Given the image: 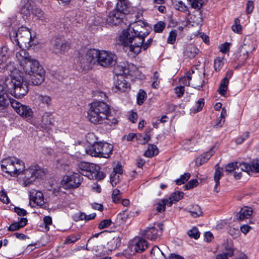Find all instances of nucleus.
<instances>
[{
    "label": "nucleus",
    "mask_w": 259,
    "mask_h": 259,
    "mask_svg": "<svg viewBox=\"0 0 259 259\" xmlns=\"http://www.w3.org/2000/svg\"><path fill=\"white\" fill-rule=\"evenodd\" d=\"M225 59L223 57H217L214 60V68L216 71H220L224 65Z\"/></svg>",
    "instance_id": "nucleus-44"
},
{
    "label": "nucleus",
    "mask_w": 259,
    "mask_h": 259,
    "mask_svg": "<svg viewBox=\"0 0 259 259\" xmlns=\"http://www.w3.org/2000/svg\"><path fill=\"white\" fill-rule=\"evenodd\" d=\"M12 107L22 117H29L32 116L33 114V111L30 107L22 105L16 100H12Z\"/></svg>",
    "instance_id": "nucleus-14"
},
{
    "label": "nucleus",
    "mask_w": 259,
    "mask_h": 259,
    "mask_svg": "<svg viewBox=\"0 0 259 259\" xmlns=\"http://www.w3.org/2000/svg\"><path fill=\"white\" fill-rule=\"evenodd\" d=\"M252 214V208L248 206H244L237 213L236 218L238 220L242 221L248 219Z\"/></svg>",
    "instance_id": "nucleus-22"
},
{
    "label": "nucleus",
    "mask_w": 259,
    "mask_h": 259,
    "mask_svg": "<svg viewBox=\"0 0 259 259\" xmlns=\"http://www.w3.org/2000/svg\"><path fill=\"white\" fill-rule=\"evenodd\" d=\"M12 41H15L20 48L29 47L31 46V35L29 30L24 27L19 28L17 30H13L10 33Z\"/></svg>",
    "instance_id": "nucleus-4"
},
{
    "label": "nucleus",
    "mask_w": 259,
    "mask_h": 259,
    "mask_svg": "<svg viewBox=\"0 0 259 259\" xmlns=\"http://www.w3.org/2000/svg\"><path fill=\"white\" fill-rule=\"evenodd\" d=\"M254 9V4L253 2L251 1H249L247 2L246 5V11L247 14H251Z\"/></svg>",
    "instance_id": "nucleus-64"
},
{
    "label": "nucleus",
    "mask_w": 259,
    "mask_h": 259,
    "mask_svg": "<svg viewBox=\"0 0 259 259\" xmlns=\"http://www.w3.org/2000/svg\"><path fill=\"white\" fill-rule=\"evenodd\" d=\"M249 44L244 43L240 49V51L236 55V58L239 63L243 64L248 57L249 53H251L255 50L254 46L252 44L250 46Z\"/></svg>",
    "instance_id": "nucleus-13"
},
{
    "label": "nucleus",
    "mask_w": 259,
    "mask_h": 259,
    "mask_svg": "<svg viewBox=\"0 0 259 259\" xmlns=\"http://www.w3.org/2000/svg\"><path fill=\"white\" fill-rule=\"evenodd\" d=\"M122 173V167L121 165H118L116 167H115L113 169V171L110 175V181L112 185L113 186L114 185H116L117 182L116 181V175H121ZM117 179L119 178V175L117 176Z\"/></svg>",
    "instance_id": "nucleus-27"
},
{
    "label": "nucleus",
    "mask_w": 259,
    "mask_h": 259,
    "mask_svg": "<svg viewBox=\"0 0 259 259\" xmlns=\"http://www.w3.org/2000/svg\"><path fill=\"white\" fill-rule=\"evenodd\" d=\"M158 153V150L156 145L149 144L147 149L144 153V155L147 157H151Z\"/></svg>",
    "instance_id": "nucleus-35"
},
{
    "label": "nucleus",
    "mask_w": 259,
    "mask_h": 259,
    "mask_svg": "<svg viewBox=\"0 0 259 259\" xmlns=\"http://www.w3.org/2000/svg\"><path fill=\"white\" fill-rule=\"evenodd\" d=\"M34 9L31 3L27 1L22 6L21 12L26 15H30L32 13V10Z\"/></svg>",
    "instance_id": "nucleus-42"
},
{
    "label": "nucleus",
    "mask_w": 259,
    "mask_h": 259,
    "mask_svg": "<svg viewBox=\"0 0 259 259\" xmlns=\"http://www.w3.org/2000/svg\"><path fill=\"white\" fill-rule=\"evenodd\" d=\"M111 224V220L110 219L104 220L102 221L99 224V228L103 229L107 228Z\"/></svg>",
    "instance_id": "nucleus-58"
},
{
    "label": "nucleus",
    "mask_w": 259,
    "mask_h": 259,
    "mask_svg": "<svg viewBox=\"0 0 259 259\" xmlns=\"http://www.w3.org/2000/svg\"><path fill=\"white\" fill-rule=\"evenodd\" d=\"M121 198V193L120 191L117 189H115L113 190L112 198L113 202L115 203H118L120 202V199Z\"/></svg>",
    "instance_id": "nucleus-49"
},
{
    "label": "nucleus",
    "mask_w": 259,
    "mask_h": 259,
    "mask_svg": "<svg viewBox=\"0 0 259 259\" xmlns=\"http://www.w3.org/2000/svg\"><path fill=\"white\" fill-rule=\"evenodd\" d=\"M147 98V94L143 90H140L137 95V103L138 105H142Z\"/></svg>",
    "instance_id": "nucleus-47"
},
{
    "label": "nucleus",
    "mask_w": 259,
    "mask_h": 259,
    "mask_svg": "<svg viewBox=\"0 0 259 259\" xmlns=\"http://www.w3.org/2000/svg\"><path fill=\"white\" fill-rule=\"evenodd\" d=\"M165 27V23L163 21H160L154 24L153 26V30L156 33H161L163 31Z\"/></svg>",
    "instance_id": "nucleus-48"
},
{
    "label": "nucleus",
    "mask_w": 259,
    "mask_h": 259,
    "mask_svg": "<svg viewBox=\"0 0 259 259\" xmlns=\"http://www.w3.org/2000/svg\"><path fill=\"white\" fill-rule=\"evenodd\" d=\"M113 150L111 144L102 142H95L85 149V152L92 156L107 158Z\"/></svg>",
    "instance_id": "nucleus-5"
},
{
    "label": "nucleus",
    "mask_w": 259,
    "mask_h": 259,
    "mask_svg": "<svg viewBox=\"0 0 259 259\" xmlns=\"http://www.w3.org/2000/svg\"><path fill=\"white\" fill-rule=\"evenodd\" d=\"M188 3L192 8L200 10L203 4L202 0H188Z\"/></svg>",
    "instance_id": "nucleus-46"
},
{
    "label": "nucleus",
    "mask_w": 259,
    "mask_h": 259,
    "mask_svg": "<svg viewBox=\"0 0 259 259\" xmlns=\"http://www.w3.org/2000/svg\"><path fill=\"white\" fill-rule=\"evenodd\" d=\"M204 105V100L203 99L201 98L199 100L197 101V102L196 103V109H194V111L195 112H199L201 111L203 106Z\"/></svg>",
    "instance_id": "nucleus-60"
},
{
    "label": "nucleus",
    "mask_w": 259,
    "mask_h": 259,
    "mask_svg": "<svg viewBox=\"0 0 259 259\" xmlns=\"http://www.w3.org/2000/svg\"><path fill=\"white\" fill-rule=\"evenodd\" d=\"M33 16V18L35 17L36 20H40L42 22H47V18L43 12V11L39 8H34V9L32 10V13L31 14Z\"/></svg>",
    "instance_id": "nucleus-30"
},
{
    "label": "nucleus",
    "mask_w": 259,
    "mask_h": 259,
    "mask_svg": "<svg viewBox=\"0 0 259 259\" xmlns=\"http://www.w3.org/2000/svg\"><path fill=\"white\" fill-rule=\"evenodd\" d=\"M22 173L24 175L23 178V185L24 186L29 185L36 178L45 175L44 170L38 165L31 166L29 168L25 169Z\"/></svg>",
    "instance_id": "nucleus-6"
},
{
    "label": "nucleus",
    "mask_w": 259,
    "mask_h": 259,
    "mask_svg": "<svg viewBox=\"0 0 259 259\" xmlns=\"http://www.w3.org/2000/svg\"><path fill=\"white\" fill-rule=\"evenodd\" d=\"M130 89V84L128 82H117L113 90L115 92H125Z\"/></svg>",
    "instance_id": "nucleus-34"
},
{
    "label": "nucleus",
    "mask_w": 259,
    "mask_h": 259,
    "mask_svg": "<svg viewBox=\"0 0 259 259\" xmlns=\"http://www.w3.org/2000/svg\"><path fill=\"white\" fill-rule=\"evenodd\" d=\"M150 254L153 259H164L165 258L163 252L157 246H154L152 248Z\"/></svg>",
    "instance_id": "nucleus-32"
},
{
    "label": "nucleus",
    "mask_w": 259,
    "mask_h": 259,
    "mask_svg": "<svg viewBox=\"0 0 259 259\" xmlns=\"http://www.w3.org/2000/svg\"><path fill=\"white\" fill-rule=\"evenodd\" d=\"M108 248L110 250L116 249L120 245V239L119 237H114L108 242Z\"/></svg>",
    "instance_id": "nucleus-39"
},
{
    "label": "nucleus",
    "mask_w": 259,
    "mask_h": 259,
    "mask_svg": "<svg viewBox=\"0 0 259 259\" xmlns=\"http://www.w3.org/2000/svg\"><path fill=\"white\" fill-rule=\"evenodd\" d=\"M128 64L126 62H120L114 68L113 72L117 76V81H125L130 71Z\"/></svg>",
    "instance_id": "nucleus-12"
},
{
    "label": "nucleus",
    "mask_w": 259,
    "mask_h": 259,
    "mask_svg": "<svg viewBox=\"0 0 259 259\" xmlns=\"http://www.w3.org/2000/svg\"><path fill=\"white\" fill-rule=\"evenodd\" d=\"M184 196V193L182 192L177 191L172 193L169 197L168 206H171L174 202H178L181 200Z\"/></svg>",
    "instance_id": "nucleus-33"
},
{
    "label": "nucleus",
    "mask_w": 259,
    "mask_h": 259,
    "mask_svg": "<svg viewBox=\"0 0 259 259\" xmlns=\"http://www.w3.org/2000/svg\"><path fill=\"white\" fill-rule=\"evenodd\" d=\"M223 176V171L222 169L219 167H218L215 169L214 175V180L215 183V186L214 187V190L218 192L219 191L217 190V186L220 185V180L221 178Z\"/></svg>",
    "instance_id": "nucleus-43"
},
{
    "label": "nucleus",
    "mask_w": 259,
    "mask_h": 259,
    "mask_svg": "<svg viewBox=\"0 0 259 259\" xmlns=\"http://www.w3.org/2000/svg\"><path fill=\"white\" fill-rule=\"evenodd\" d=\"M115 9L116 11L121 12L123 16L130 12V7L125 0H119Z\"/></svg>",
    "instance_id": "nucleus-23"
},
{
    "label": "nucleus",
    "mask_w": 259,
    "mask_h": 259,
    "mask_svg": "<svg viewBox=\"0 0 259 259\" xmlns=\"http://www.w3.org/2000/svg\"><path fill=\"white\" fill-rule=\"evenodd\" d=\"M146 36L143 37V40H142V42L141 45H140L139 47L140 48V52L141 50L143 49L144 50H146L152 44L153 41V39L152 38H150L148 39L145 42H144L145 38Z\"/></svg>",
    "instance_id": "nucleus-56"
},
{
    "label": "nucleus",
    "mask_w": 259,
    "mask_h": 259,
    "mask_svg": "<svg viewBox=\"0 0 259 259\" xmlns=\"http://www.w3.org/2000/svg\"><path fill=\"white\" fill-rule=\"evenodd\" d=\"M16 157H10L3 159L1 161V166L3 171L13 176L15 171L14 163L16 162Z\"/></svg>",
    "instance_id": "nucleus-18"
},
{
    "label": "nucleus",
    "mask_w": 259,
    "mask_h": 259,
    "mask_svg": "<svg viewBox=\"0 0 259 259\" xmlns=\"http://www.w3.org/2000/svg\"><path fill=\"white\" fill-rule=\"evenodd\" d=\"M189 212L191 215L194 218L198 217L202 213L200 207L197 205H194L193 206V210H190Z\"/></svg>",
    "instance_id": "nucleus-50"
},
{
    "label": "nucleus",
    "mask_w": 259,
    "mask_h": 259,
    "mask_svg": "<svg viewBox=\"0 0 259 259\" xmlns=\"http://www.w3.org/2000/svg\"><path fill=\"white\" fill-rule=\"evenodd\" d=\"M243 162H235L228 164L226 166V171L229 173H231L236 170H242V166Z\"/></svg>",
    "instance_id": "nucleus-31"
},
{
    "label": "nucleus",
    "mask_w": 259,
    "mask_h": 259,
    "mask_svg": "<svg viewBox=\"0 0 259 259\" xmlns=\"http://www.w3.org/2000/svg\"><path fill=\"white\" fill-rule=\"evenodd\" d=\"M23 74V73L19 70L14 69L11 72L10 77L11 81H25Z\"/></svg>",
    "instance_id": "nucleus-36"
},
{
    "label": "nucleus",
    "mask_w": 259,
    "mask_h": 259,
    "mask_svg": "<svg viewBox=\"0 0 259 259\" xmlns=\"http://www.w3.org/2000/svg\"><path fill=\"white\" fill-rule=\"evenodd\" d=\"M199 51V50L195 46L190 45L186 48L185 55L190 59L193 58L198 54Z\"/></svg>",
    "instance_id": "nucleus-29"
},
{
    "label": "nucleus",
    "mask_w": 259,
    "mask_h": 259,
    "mask_svg": "<svg viewBox=\"0 0 259 259\" xmlns=\"http://www.w3.org/2000/svg\"><path fill=\"white\" fill-rule=\"evenodd\" d=\"M123 17V14L121 12H117L114 9L109 13L106 21L107 23L110 25H116L120 23Z\"/></svg>",
    "instance_id": "nucleus-20"
},
{
    "label": "nucleus",
    "mask_w": 259,
    "mask_h": 259,
    "mask_svg": "<svg viewBox=\"0 0 259 259\" xmlns=\"http://www.w3.org/2000/svg\"><path fill=\"white\" fill-rule=\"evenodd\" d=\"M82 180L79 174L74 172L70 176H65L62 180V185L66 189H74L80 186Z\"/></svg>",
    "instance_id": "nucleus-8"
},
{
    "label": "nucleus",
    "mask_w": 259,
    "mask_h": 259,
    "mask_svg": "<svg viewBox=\"0 0 259 259\" xmlns=\"http://www.w3.org/2000/svg\"><path fill=\"white\" fill-rule=\"evenodd\" d=\"M175 93L178 98H180L184 95L185 92V87L180 85L175 88Z\"/></svg>",
    "instance_id": "nucleus-59"
},
{
    "label": "nucleus",
    "mask_w": 259,
    "mask_h": 259,
    "mask_svg": "<svg viewBox=\"0 0 259 259\" xmlns=\"http://www.w3.org/2000/svg\"><path fill=\"white\" fill-rule=\"evenodd\" d=\"M97 137L93 133H89L86 136V140L89 143L94 144L96 142Z\"/></svg>",
    "instance_id": "nucleus-61"
},
{
    "label": "nucleus",
    "mask_w": 259,
    "mask_h": 259,
    "mask_svg": "<svg viewBox=\"0 0 259 259\" xmlns=\"http://www.w3.org/2000/svg\"><path fill=\"white\" fill-rule=\"evenodd\" d=\"M228 83L229 82H222V83L220 84L218 90V92L221 95L225 96L228 86Z\"/></svg>",
    "instance_id": "nucleus-51"
},
{
    "label": "nucleus",
    "mask_w": 259,
    "mask_h": 259,
    "mask_svg": "<svg viewBox=\"0 0 259 259\" xmlns=\"http://www.w3.org/2000/svg\"><path fill=\"white\" fill-rule=\"evenodd\" d=\"M16 58L26 74L32 76L31 79L45 80V71L38 62L31 57L24 49L16 52Z\"/></svg>",
    "instance_id": "nucleus-3"
},
{
    "label": "nucleus",
    "mask_w": 259,
    "mask_h": 259,
    "mask_svg": "<svg viewBox=\"0 0 259 259\" xmlns=\"http://www.w3.org/2000/svg\"><path fill=\"white\" fill-rule=\"evenodd\" d=\"M172 5L175 9L181 12H186L188 11L187 6L182 1L177 2L176 0H172Z\"/></svg>",
    "instance_id": "nucleus-37"
},
{
    "label": "nucleus",
    "mask_w": 259,
    "mask_h": 259,
    "mask_svg": "<svg viewBox=\"0 0 259 259\" xmlns=\"http://www.w3.org/2000/svg\"><path fill=\"white\" fill-rule=\"evenodd\" d=\"M116 61V57L114 55L105 51H100L98 56V65L104 67H109L114 65Z\"/></svg>",
    "instance_id": "nucleus-10"
},
{
    "label": "nucleus",
    "mask_w": 259,
    "mask_h": 259,
    "mask_svg": "<svg viewBox=\"0 0 259 259\" xmlns=\"http://www.w3.org/2000/svg\"><path fill=\"white\" fill-rule=\"evenodd\" d=\"M27 223V219L26 218H21L19 221L12 224L8 228L9 231H15L24 227Z\"/></svg>",
    "instance_id": "nucleus-24"
},
{
    "label": "nucleus",
    "mask_w": 259,
    "mask_h": 259,
    "mask_svg": "<svg viewBox=\"0 0 259 259\" xmlns=\"http://www.w3.org/2000/svg\"><path fill=\"white\" fill-rule=\"evenodd\" d=\"M212 154L213 153L211 151H208L202 154L200 157L197 158V164L199 165H201L203 163H205L210 158Z\"/></svg>",
    "instance_id": "nucleus-40"
},
{
    "label": "nucleus",
    "mask_w": 259,
    "mask_h": 259,
    "mask_svg": "<svg viewBox=\"0 0 259 259\" xmlns=\"http://www.w3.org/2000/svg\"><path fill=\"white\" fill-rule=\"evenodd\" d=\"M188 234L190 237L195 239H198L200 236V233L196 227H193L191 230H189Z\"/></svg>",
    "instance_id": "nucleus-57"
},
{
    "label": "nucleus",
    "mask_w": 259,
    "mask_h": 259,
    "mask_svg": "<svg viewBox=\"0 0 259 259\" xmlns=\"http://www.w3.org/2000/svg\"><path fill=\"white\" fill-rule=\"evenodd\" d=\"M39 105L42 107H49L52 104V98L48 95H38L36 98Z\"/></svg>",
    "instance_id": "nucleus-25"
},
{
    "label": "nucleus",
    "mask_w": 259,
    "mask_h": 259,
    "mask_svg": "<svg viewBox=\"0 0 259 259\" xmlns=\"http://www.w3.org/2000/svg\"><path fill=\"white\" fill-rule=\"evenodd\" d=\"M177 36V33L176 30H171L169 33L168 37L167 39V42L168 44L173 45L175 42Z\"/></svg>",
    "instance_id": "nucleus-52"
},
{
    "label": "nucleus",
    "mask_w": 259,
    "mask_h": 259,
    "mask_svg": "<svg viewBox=\"0 0 259 259\" xmlns=\"http://www.w3.org/2000/svg\"><path fill=\"white\" fill-rule=\"evenodd\" d=\"M80 237V236L79 235H71L67 237L65 243L68 244L74 243L78 240Z\"/></svg>",
    "instance_id": "nucleus-55"
},
{
    "label": "nucleus",
    "mask_w": 259,
    "mask_h": 259,
    "mask_svg": "<svg viewBox=\"0 0 259 259\" xmlns=\"http://www.w3.org/2000/svg\"><path fill=\"white\" fill-rule=\"evenodd\" d=\"M162 224L159 223L157 224V227L147 228L144 231L145 237L151 240H156L162 234Z\"/></svg>",
    "instance_id": "nucleus-16"
},
{
    "label": "nucleus",
    "mask_w": 259,
    "mask_h": 259,
    "mask_svg": "<svg viewBox=\"0 0 259 259\" xmlns=\"http://www.w3.org/2000/svg\"><path fill=\"white\" fill-rule=\"evenodd\" d=\"M12 100H15L12 98H9L7 94L0 95V107L5 108L10 104L12 106Z\"/></svg>",
    "instance_id": "nucleus-38"
},
{
    "label": "nucleus",
    "mask_w": 259,
    "mask_h": 259,
    "mask_svg": "<svg viewBox=\"0 0 259 259\" xmlns=\"http://www.w3.org/2000/svg\"><path fill=\"white\" fill-rule=\"evenodd\" d=\"M242 171L249 174L250 172H259V160L253 161L250 164L243 162Z\"/></svg>",
    "instance_id": "nucleus-21"
},
{
    "label": "nucleus",
    "mask_w": 259,
    "mask_h": 259,
    "mask_svg": "<svg viewBox=\"0 0 259 259\" xmlns=\"http://www.w3.org/2000/svg\"><path fill=\"white\" fill-rule=\"evenodd\" d=\"M10 85L13 87V94L16 97H23L28 91L27 82H10Z\"/></svg>",
    "instance_id": "nucleus-15"
},
{
    "label": "nucleus",
    "mask_w": 259,
    "mask_h": 259,
    "mask_svg": "<svg viewBox=\"0 0 259 259\" xmlns=\"http://www.w3.org/2000/svg\"><path fill=\"white\" fill-rule=\"evenodd\" d=\"M100 55V50L96 49H90L88 50L85 55V61L81 63L84 64L83 67H85L87 64H96L98 63V56Z\"/></svg>",
    "instance_id": "nucleus-17"
},
{
    "label": "nucleus",
    "mask_w": 259,
    "mask_h": 259,
    "mask_svg": "<svg viewBox=\"0 0 259 259\" xmlns=\"http://www.w3.org/2000/svg\"><path fill=\"white\" fill-rule=\"evenodd\" d=\"M198 184V181L196 179H193L190 180L185 186L186 189H190L196 186Z\"/></svg>",
    "instance_id": "nucleus-62"
},
{
    "label": "nucleus",
    "mask_w": 259,
    "mask_h": 259,
    "mask_svg": "<svg viewBox=\"0 0 259 259\" xmlns=\"http://www.w3.org/2000/svg\"><path fill=\"white\" fill-rule=\"evenodd\" d=\"M70 48V43L61 38L55 37L51 41V50L56 54H62L68 51Z\"/></svg>",
    "instance_id": "nucleus-9"
},
{
    "label": "nucleus",
    "mask_w": 259,
    "mask_h": 259,
    "mask_svg": "<svg viewBox=\"0 0 259 259\" xmlns=\"http://www.w3.org/2000/svg\"><path fill=\"white\" fill-rule=\"evenodd\" d=\"M29 205L32 207H42L45 205L44 197L40 191L33 189L29 192Z\"/></svg>",
    "instance_id": "nucleus-11"
},
{
    "label": "nucleus",
    "mask_w": 259,
    "mask_h": 259,
    "mask_svg": "<svg viewBox=\"0 0 259 259\" xmlns=\"http://www.w3.org/2000/svg\"><path fill=\"white\" fill-rule=\"evenodd\" d=\"M41 123L45 126L52 124L51 113L45 112L44 113L42 116Z\"/></svg>",
    "instance_id": "nucleus-45"
},
{
    "label": "nucleus",
    "mask_w": 259,
    "mask_h": 259,
    "mask_svg": "<svg viewBox=\"0 0 259 259\" xmlns=\"http://www.w3.org/2000/svg\"><path fill=\"white\" fill-rule=\"evenodd\" d=\"M190 177V174L186 172L181 176V178L176 180L177 185H181L187 182Z\"/></svg>",
    "instance_id": "nucleus-53"
},
{
    "label": "nucleus",
    "mask_w": 259,
    "mask_h": 259,
    "mask_svg": "<svg viewBox=\"0 0 259 259\" xmlns=\"http://www.w3.org/2000/svg\"><path fill=\"white\" fill-rule=\"evenodd\" d=\"M223 252L229 257H231L234 253V247L232 241L227 240L223 244Z\"/></svg>",
    "instance_id": "nucleus-26"
},
{
    "label": "nucleus",
    "mask_w": 259,
    "mask_h": 259,
    "mask_svg": "<svg viewBox=\"0 0 259 259\" xmlns=\"http://www.w3.org/2000/svg\"><path fill=\"white\" fill-rule=\"evenodd\" d=\"M16 162L14 163L15 171L13 177L20 175L25 170L24 163L20 159L16 158Z\"/></svg>",
    "instance_id": "nucleus-28"
},
{
    "label": "nucleus",
    "mask_w": 259,
    "mask_h": 259,
    "mask_svg": "<svg viewBox=\"0 0 259 259\" xmlns=\"http://www.w3.org/2000/svg\"><path fill=\"white\" fill-rule=\"evenodd\" d=\"M143 22H139L130 26L123 30L119 36V40L124 47H128L130 52L138 55L140 53V45H141L144 36H148L150 32L143 26Z\"/></svg>",
    "instance_id": "nucleus-1"
},
{
    "label": "nucleus",
    "mask_w": 259,
    "mask_h": 259,
    "mask_svg": "<svg viewBox=\"0 0 259 259\" xmlns=\"http://www.w3.org/2000/svg\"><path fill=\"white\" fill-rule=\"evenodd\" d=\"M87 113L89 121L94 124L111 126L118 123L116 118L111 114L110 106L105 102L92 103Z\"/></svg>",
    "instance_id": "nucleus-2"
},
{
    "label": "nucleus",
    "mask_w": 259,
    "mask_h": 259,
    "mask_svg": "<svg viewBox=\"0 0 259 259\" xmlns=\"http://www.w3.org/2000/svg\"><path fill=\"white\" fill-rule=\"evenodd\" d=\"M232 30L235 32L240 33L242 31V27L240 25V20L236 18L234 20V24L232 26Z\"/></svg>",
    "instance_id": "nucleus-54"
},
{
    "label": "nucleus",
    "mask_w": 259,
    "mask_h": 259,
    "mask_svg": "<svg viewBox=\"0 0 259 259\" xmlns=\"http://www.w3.org/2000/svg\"><path fill=\"white\" fill-rule=\"evenodd\" d=\"M148 242L142 238L135 239L131 244V249H134L135 252L141 253L145 251L148 247Z\"/></svg>",
    "instance_id": "nucleus-19"
},
{
    "label": "nucleus",
    "mask_w": 259,
    "mask_h": 259,
    "mask_svg": "<svg viewBox=\"0 0 259 259\" xmlns=\"http://www.w3.org/2000/svg\"><path fill=\"white\" fill-rule=\"evenodd\" d=\"M0 200L6 204H8L10 202L9 199L6 193L3 190L0 192Z\"/></svg>",
    "instance_id": "nucleus-63"
},
{
    "label": "nucleus",
    "mask_w": 259,
    "mask_h": 259,
    "mask_svg": "<svg viewBox=\"0 0 259 259\" xmlns=\"http://www.w3.org/2000/svg\"><path fill=\"white\" fill-rule=\"evenodd\" d=\"M78 167L81 171L79 172L83 176L88 177L90 179H101L104 177L102 175V177L99 178L98 175L100 174L97 169V166L93 163L86 162H81L79 164Z\"/></svg>",
    "instance_id": "nucleus-7"
},
{
    "label": "nucleus",
    "mask_w": 259,
    "mask_h": 259,
    "mask_svg": "<svg viewBox=\"0 0 259 259\" xmlns=\"http://www.w3.org/2000/svg\"><path fill=\"white\" fill-rule=\"evenodd\" d=\"M169 200L163 199L156 204V210L158 212H162L165 210V206H168Z\"/></svg>",
    "instance_id": "nucleus-41"
}]
</instances>
